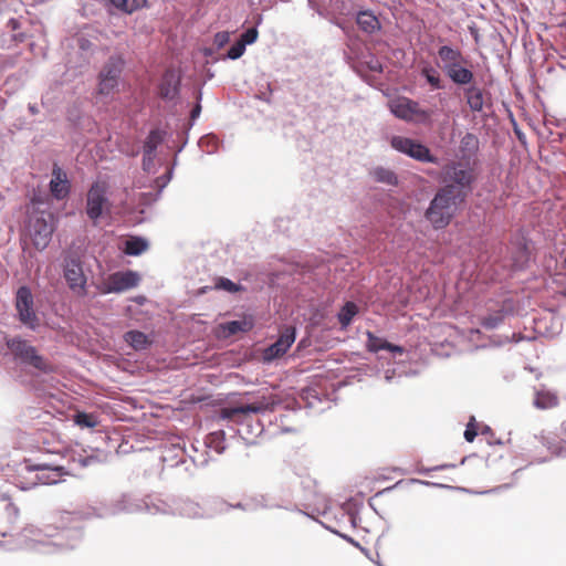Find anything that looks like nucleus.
I'll use <instances>...</instances> for the list:
<instances>
[{"label": "nucleus", "instance_id": "obj_46", "mask_svg": "<svg viewBox=\"0 0 566 566\" xmlns=\"http://www.w3.org/2000/svg\"><path fill=\"white\" fill-rule=\"evenodd\" d=\"M216 503L219 505V511L221 513L229 512L232 509L241 510V511H244V512H253V507L251 505L250 499H247L243 502H238L235 504H230V503H228V502H226L223 500H219Z\"/></svg>", "mask_w": 566, "mask_h": 566}, {"label": "nucleus", "instance_id": "obj_32", "mask_svg": "<svg viewBox=\"0 0 566 566\" xmlns=\"http://www.w3.org/2000/svg\"><path fill=\"white\" fill-rule=\"evenodd\" d=\"M421 76L431 91H440L447 87V82L441 77L440 72L431 65H426L421 69Z\"/></svg>", "mask_w": 566, "mask_h": 566}, {"label": "nucleus", "instance_id": "obj_50", "mask_svg": "<svg viewBox=\"0 0 566 566\" xmlns=\"http://www.w3.org/2000/svg\"><path fill=\"white\" fill-rule=\"evenodd\" d=\"M432 114L433 112L431 109L421 108L419 106V103L417 102L413 120L418 124H430L432 119Z\"/></svg>", "mask_w": 566, "mask_h": 566}, {"label": "nucleus", "instance_id": "obj_18", "mask_svg": "<svg viewBox=\"0 0 566 566\" xmlns=\"http://www.w3.org/2000/svg\"><path fill=\"white\" fill-rule=\"evenodd\" d=\"M512 268L514 271L525 270L531 261L530 241L524 235H516L513 241Z\"/></svg>", "mask_w": 566, "mask_h": 566}, {"label": "nucleus", "instance_id": "obj_60", "mask_svg": "<svg viewBox=\"0 0 566 566\" xmlns=\"http://www.w3.org/2000/svg\"><path fill=\"white\" fill-rule=\"evenodd\" d=\"M564 443L566 441L560 442L558 446H548V449L552 451L553 454L557 457H566V446L564 447Z\"/></svg>", "mask_w": 566, "mask_h": 566}, {"label": "nucleus", "instance_id": "obj_54", "mask_svg": "<svg viewBox=\"0 0 566 566\" xmlns=\"http://www.w3.org/2000/svg\"><path fill=\"white\" fill-rule=\"evenodd\" d=\"M523 468H520V469H516L513 473H512V478H513V482L511 483H504L502 485H499L496 488H493V489H490V490H486V491H483L481 492V494H491V493H497L500 491H503V490H507V489H511L512 486L515 485L518 476H520V473L522 472Z\"/></svg>", "mask_w": 566, "mask_h": 566}, {"label": "nucleus", "instance_id": "obj_13", "mask_svg": "<svg viewBox=\"0 0 566 566\" xmlns=\"http://www.w3.org/2000/svg\"><path fill=\"white\" fill-rule=\"evenodd\" d=\"M25 469L29 472H35V484L51 485L56 484L63 480L65 475H71L73 467H64L61 464H51L46 462L30 463L25 462Z\"/></svg>", "mask_w": 566, "mask_h": 566}, {"label": "nucleus", "instance_id": "obj_31", "mask_svg": "<svg viewBox=\"0 0 566 566\" xmlns=\"http://www.w3.org/2000/svg\"><path fill=\"white\" fill-rule=\"evenodd\" d=\"M185 463H180L179 473L182 478H192L196 474L197 468H205L209 463V458L207 453H202L200 458H195L189 454L185 460Z\"/></svg>", "mask_w": 566, "mask_h": 566}, {"label": "nucleus", "instance_id": "obj_20", "mask_svg": "<svg viewBox=\"0 0 566 566\" xmlns=\"http://www.w3.org/2000/svg\"><path fill=\"white\" fill-rule=\"evenodd\" d=\"M83 538L82 526L76 523L69 528H63L54 535L52 545L60 549H73Z\"/></svg>", "mask_w": 566, "mask_h": 566}, {"label": "nucleus", "instance_id": "obj_30", "mask_svg": "<svg viewBox=\"0 0 566 566\" xmlns=\"http://www.w3.org/2000/svg\"><path fill=\"white\" fill-rule=\"evenodd\" d=\"M417 102L410 98L395 102L390 105L391 113L399 119L412 122L415 118V108Z\"/></svg>", "mask_w": 566, "mask_h": 566}, {"label": "nucleus", "instance_id": "obj_53", "mask_svg": "<svg viewBox=\"0 0 566 566\" xmlns=\"http://www.w3.org/2000/svg\"><path fill=\"white\" fill-rule=\"evenodd\" d=\"M301 398L306 402L308 408L314 407L315 401H321L318 392L315 388H306L302 390Z\"/></svg>", "mask_w": 566, "mask_h": 566}, {"label": "nucleus", "instance_id": "obj_9", "mask_svg": "<svg viewBox=\"0 0 566 566\" xmlns=\"http://www.w3.org/2000/svg\"><path fill=\"white\" fill-rule=\"evenodd\" d=\"M14 307L18 321L31 331L40 327V317L34 308V297L31 289L27 285L20 286L15 292Z\"/></svg>", "mask_w": 566, "mask_h": 566}, {"label": "nucleus", "instance_id": "obj_56", "mask_svg": "<svg viewBox=\"0 0 566 566\" xmlns=\"http://www.w3.org/2000/svg\"><path fill=\"white\" fill-rule=\"evenodd\" d=\"M196 104L195 106L192 107L191 112H190V127L193 125L195 120L200 116L201 114V99H202V92L201 90H198L197 91V95H196Z\"/></svg>", "mask_w": 566, "mask_h": 566}, {"label": "nucleus", "instance_id": "obj_59", "mask_svg": "<svg viewBox=\"0 0 566 566\" xmlns=\"http://www.w3.org/2000/svg\"><path fill=\"white\" fill-rule=\"evenodd\" d=\"M156 154L143 153L142 168L146 172H150L155 166Z\"/></svg>", "mask_w": 566, "mask_h": 566}, {"label": "nucleus", "instance_id": "obj_19", "mask_svg": "<svg viewBox=\"0 0 566 566\" xmlns=\"http://www.w3.org/2000/svg\"><path fill=\"white\" fill-rule=\"evenodd\" d=\"M52 197L56 200H64L71 193V184L66 172L56 164L52 168V178L49 182Z\"/></svg>", "mask_w": 566, "mask_h": 566}, {"label": "nucleus", "instance_id": "obj_33", "mask_svg": "<svg viewBox=\"0 0 566 566\" xmlns=\"http://www.w3.org/2000/svg\"><path fill=\"white\" fill-rule=\"evenodd\" d=\"M149 248V242L140 235H132L124 243V253L132 256H138Z\"/></svg>", "mask_w": 566, "mask_h": 566}, {"label": "nucleus", "instance_id": "obj_27", "mask_svg": "<svg viewBox=\"0 0 566 566\" xmlns=\"http://www.w3.org/2000/svg\"><path fill=\"white\" fill-rule=\"evenodd\" d=\"M480 148V140L473 133H465L459 145V151L461 155V161L470 163V160L476 156Z\"/></svg>", "mask_w": 566, "mask_h": 566}, {"label": "nucleus", "instance_id": "obj_37", "mask_svg": "<svg viewBox=\"0 0 566 566\" xmlns=\"http://www.w3.org/2000/svg\"><path fill=\"white\" fill-rule=\"evenodd\" d=\"M358 306L352 301H347L337 313V319L340 328L346 329L353 322V318L358 314Z\"/></svg>", "mask_w": 566, "mask_h": 566}, {"label": "nucleus", "instance_id": "obj_17", "mask_svg": "<svg viewBox=\"0 0 566 566\" xmlns=\"http://www.w3.org/2000/svg\"><path fill=\"white\" fill-rule=\"evenodd\" d=\"M181 76L175 69H167L158 84V95L165 101L176 99L180 94Z\"/></svg>", "mask_w": 566, "mask_h": 566}, {"label": "nucleus", "instance_id": "obj_41", "mask_svg": "<svg viewBox=\"0 0 566 566\" xmlns=\"http://www.w3.org/2000/svg\"><path fill=\"white\" fill-rule=\"evenodd\" d=\"M558 402L556 395L548 390H536L534 406L538 409H548L555 407Z\"/></svg>", "mask_w": 566, "mask_h": 566}, {"label": "nucleus", "instance_id": "obj_24", "mask_svg": "<svg viewBox=\"0 0 566 566\" xmlns=\"http://www.w3.org/2000/svg\"><path fill=\"white\" fill-rule=\"evenodd\" d=\"M144 505L145 509H143V512L156 515V514H164V515H172V507L174 506V499L171 500H163L157 496L148 495L144 497Z\"/></svg>", "mask_w": 566, "mask_h": 566}, {"label": "nucleus", "instance_id": "obj_29", "mask_svg": "<svg viewBox=\"0 0 566 566\" xmlns=\"http://www.w3.org/2000/svg\"><path fill=\"white\" fill-rule=\"evenodd\" d=\"M189 455L187 450L180 444H172L167 448L161 455V460L167 468H179L180 463H185V459Z\"/></svg>", "mask_w": 566, "mask_h": 566}, {"label": "nucleus", "instance_id": "obj_35", "mask_svg": "<svg viewBox=\"0 0 566 566\" xmlns=\"http://www.w3.org/2000/svg\"><path fill=\"white\" fill-rule=\"evenodd\" d=\"M167 133L161 128H153L149 130L143 144V153L156 154L160 144L164 143Z\"/></svg>", "mask_w": 566, "mask_h": 566}, {"label": "nucleus", "instance_id": "obj_57", "mask_svg": "<svg viewBox=\"0 0 566 566\" xmlns=\"http://www.w3.org/2000/svg\"><path fill=\"white\" fill-rule=\"evenodd\" d=\"M319 524L325 530H327V531L332 532L333 534L339 536L340 538H343L347 543L352 544L353 546H355V547L359 546V543L356 542L353 537L348 536L347 534L340 533L339 531H337L336 528L332 527L331 525L325 524L324 522H319Z\"/></svg>", "mask_w": 566, "mask_h": 566}, {"label": "nucleus", "instance_id": "obj_51", "mask_svg": "<svg viewBox=\"0 0 566 566\" xmlns=\"http://www.w3.org/2000/svg\"><path fill=\"white\" fill-rule=\"evenodd\" d=\"M172 175H174V166L170 167L165 174H163L161 176H159L156 179L155 182H156V185L158 187V190H157L155 200H157L159 198L163 189L170 182V180L172 178Z\"/></svg>", "mask_w": 566, "mask_h": 566}, {"label": "nucleus", "instance_id": "obj_58", "mask_svg": "<svg viewBox=\"0 0 566 566\" xmlns=\"http://www.w3.org/2000/svg\"><path fill=\"white\" fill-rule=\"evenodd\" d=\"M230 41V32L228 31H220L217 32L213 36V43L216 44L217 49L223 48L226 44H228Z\"/></svg>", "mask_w": 566, "mask_h": 566}, {"label": "nucleus", "instance_id": "obj_42", "mask_svg": "<svg viewBox=\"0 0 566 566\" xmlns=\"http://www.w3.org/2000/svg\"><path fill=\"white\" fill-rule=\"evenodd\" d=\"M21 29V22L17 18H10L6 24V32L10 33V40L14 44H19L25 41L27 34L19 31Z\"/></svg>", "mask_w": 566, "mask_h": 566}, {"label": "nucleus", "instance_id": "obj_63", "mask_svg": "<svg viewBox=\"0 0 566 566\" xmlns=\"http://www.w3.org/2000/svg\"><path fill=\"white\" fill-rule=\"evenodd\" d=\"M412 482H417V483H420V484H423V485H431V486L442 488V489L450 488L449 485H446V484L433 483V482L422 481V480H412Z\"/></svg>", "mask_w": 566, "mask_h": 566}, {"label": "nucleus", "instance_id": "obj_45", "mask_svg": "<svg viewBox=\"0 0 566 566\" xmlns=\"http://www.w3.org/2000/svg\"><path fill=\"white\" fill-rule=\"evenodd\" d=\"M340 510H342V512H340L342 517H347V520L353 528L357 527L358 523L360 522V517L358 515V511L352 504V502L350 501L345 502L342 505Z\"/></svg>", "mask_w": 566, "mask_h": 566}, {"label": "nucleus", "instance_id": "obj_38", "mask_svg": "<svg viewBox=\"0 0 566 566\" xmlns=\"http://www.w3.org/2000/svg\"><path fill=\"white\" fill-rule=\"evenodd\" d=\"M226 431L223 429L216 430L210 432L205 438V447L208 449L214 450L217 453L221 454L226 450Z\"/></svg>", "mask_w": 566, "mask_h": 566}, {"label": "nucleus", "instance_id": "obj_25", "mask_svg": "<svg viewBox=\"0 0 566 566\" xmlns=\"http://www.w3.org/2000/svg\"><path fill=\"white\" fill-rule=\"evenodd\" d=\"M463 95L471 112L481 113L483 111L485 101L484 91L481 87L471 83L463 87Z\"/></svg>", "mask_w": 566, "mask_h": 566}, {"label": "nucleus", "instance_id": "obj_6", "mask_svg": "<svg viewBox=\"0 0 566 566\" xmlns=\"http://www.w3.org/2000/svg\"><path fill=\"white\" fill-rule=\"evenodd\" d=\"M4 344L13 355L14 360L22 365L49 374L53 371L51 364L38 353L36 348L21 336H6Z\"/></svg>", "mask_w": 566, "mask_h": 566}, {"label": "nucleus", "instance_id": "obj_16", "mask_svg": "<svg viewBox=\"0 0 566 566\" xmlns=\"http://www.w3.org/2000/svg\"><path fill=\"white\" fill-rule=\"evenodd\" d=\"M296 339V329L293 326L282 331L274 343L263 349L262 361L270 364L287 353Z\"/></svg>", "mask_w": 566, "mask_h": 566}, {"label": "nucleus", "instance_id": "obj_22", "mask_svg": "<svg viewBox=\"0 0 566 566\" xmlns=\"http://www.w3.org/2000/svg\"><path fill=\"white\" fill-rule=\"evenodd\" d=\"M67 458L71 465H77L81 469L87 468L101 461L96 454L95 449H85L80 446L71 449L69 451Z\"/></svg>", "mask_w": 566, "mask_h": 566}, {"label": "nucleus", "instance_id": "obj_11", "mask_svg": "<svg viewBox=\"0 0 566 566\" xmlns=\"http://www.w3.org/2000/svg\"><path fill=\"white\" fill-rule=\"evenodd\" d=\"M63 276L73 293L81 296L86 295L87 277L84 273L83 262L76 253H69L64 256Z\"/></svg>", "mask_w": 566, "mask_h": 566}, {"label": "nucleus", "instance_id": "obj_61", "mask_svg": "<svg viewBox=\"0 0 566 566\" xmlns=\"http://www.w3.org/2000/svg\"><path fill=\"white\" fill-rule=\"evenodd\" d=\"M453 467H454L453 464H441V465H437L434 468H419L415 472H417L419 474H428L431 471L443 470V469L453 468Z\"/></svg>", "mask_w": 566, "mask_h": 566}, {"label": "nucleus", "instance_id": "obj_8", "mask_svg": "<svg viewBox=\"0 0 566 566\" xmlns=\"http://www.w3.org/2000/svg\"><path fill=\"white\" fill-rule=\"evenodd\" d=\"M125 60L119 54L111 55L98 73L97 94L109 97L118 91Z\"/></svg>", "mask_w": 566, "mask_h": 566}, {"label": "nucleus", "instance_id": "obj_55", "mask_svg": "<svg viewBox=\"0 0 566 566\" xmlns=\"http://www.w3.org/2000/svg\"><path fill=\"white\" fill-rule=\"evenodd\" d=\"M478 436V428H476V421L475 418L472 416L467 424V428L464 430V439L468 442H473L474 439Z\"/></svg>", "mask_w": 566, "mask_h": 566}, {"label": "nucleus", "instance_id": "obj_44", "mask_svg": "<svg viewBox=\"0 0 566 566\" xmlns=\"http://www.w3.org/2000/svg\"><path fill=\"white\" fill-rule=\"evenodd\" d=\"M74 423L81 428H94L97 426L98 420L97 417L93 413L77 411L73 416Z\"/></svg>", "mask_w": 566, "mask_h": 566}, {"label": "nucleus", "instance_id": "obj_36", "mask_svg": "<svg viewBox=\"0 0 566 566\" xmlns=\"http://www.w3.org/2000/svg\"><path fill=\"white\" fill-rule=\"evenodd\" d=\"M124 338L135 350H145L151 345L148 335L137 329L126 332Z\"/></svg>", "mask_w": 566, "mask_h": 566}, {"label": "nucleus", "instance_id": "obj_34", "mask_svg": "<svg viewBox=\"0 0 566 566\" xmlns=\"http://www.w3.org/2000/svg\"><path fill=\"white\" fill-rule=\"evenodd\" d=\"M371 178L379 184H384L390 187H395L398 185L399 179L397 174L386 167L377 166L370 170Z\"/></svg>", "mask_w": 566, "mask_h": 566}, {"label": "nucleus", "instance_id": "obj_12", "mask_svg": "<svg viewBox=\"0 0 566 566\" xmlns=\"http://www.w3.org/2000/svg\"><path fill=\"white\" fill-rule=\"evenodd\" d=\"M390 146L408 157L420 163L438 164L439 158L431 154L429 147L410 137L395 135L390 139Z\"/></svg>", "mask_w": 566, "mask_h": 566}, {"label": "nucleus", "instance_id": "obj_39", "mask_svg": "<svg viewBox=\"0 0 566 566\" xmlns=\"http://www.w3.org/2000/svg\"><path fill=\"white\" fill-rule=\"evenodd\" d=\"M211 289L222 290V291H226V292L231 293V294L244 290V287L240 283H235L232 280H230L228 277H223V276H219V277H217L214 280L213 287H210V286L201 287L200 289V294L206 293L208 290H211Z\"/></svg>", "mask_w": 566, "mask_h": 566}, {"label": "nucleus", "instance_id": "obj_43", "mask_svg": "<svg viewBox=\"0 0 566 566\" xmlns=\"http://www.w3.org/2000/svg\"><path fill=\"white\" fill-rule=\"evenodd\" d=\"M109 2L113 7L125 13H133L145 7L147 0H109Z\"/></svg>", "mask_w": 566, "mask_h": 566}, {"label": "nucleus", "instance_id": "obj_26", "mask_svg": "<svg viewBox=\"0 0 566 566\" xmlns=\"http://www.w3.org/2000/svg\"><path fill=\"white\" fill-rule=\"evenodd\" d=\"M172 515H179L189 518L202 516L201 507L190 499H174Z\"/></svg>", "mask_w": 566, "mask_h": 566}, {"label": "nucleus", "instance_id": "obj_2", "mask_svg": "<svg viewBox=\"0 0 566 566\" xmlns=\"http://www.w3.org/2000/svg\"><path fill=\"white\" fill-rule=\"evenodd\" d=\"M476 180V169L470 163L448 160L440 170L441 186L465 199L473 192Z\"/></svg>", "mask_w": 566, "mask_h": 566}, {"label": "nucleus", "instance_id": "obj_14", "mask_svg": "<svg viewBox=\"0 0 566 566\" xmlns=\"http://www.w3.org/2000/svg\"><path fill=\"white\" fill-rule=\"evenodd\" d=\"M139 281V274L133 270L118 271L112 273L97 289L102 294L123 293L136 287Z\"/></svg>", "mask_w": 566, "mask_h": 566}, {"label": "nucleus", "instance_id": "obj_49", "mask_svg": "<svg viewBox=\"0 0 566 566\" xmlns=\"http://www.w3.org/2000/svg\"><path fill=\"white\" fill-rule=\"evenodd\" d=\"M199 146L205 148L208 154H213L218 148V138L214 135H205L199 140Z\"/></svg>", "mask_w": 566, "mask_h": 566}, {"label": "nucleus", "instance_id": "obj_21", "mask_svg": "<svg viewBox=\"0 0 566 566\" xmlns=\"http://www.w3.org/2000/svg\"><path fill=\"white\" fill-rule=\"evenodd\" d=\"M19 518V509L9 497H0V535L7 536Z\"/></svg>", "mask_w": 566, "mask_h": 566}, {"label": "nucleus", "instance_id": "obj_4", "mask_svg": "<svg viewBox=\"0 0 566 566\" xmlns=\"http://www.w3.org/2000/svg\"><path fill=\"white\" fill-rule=\"evenodd\" d=\"M437 67L458 86H467L474 82L473 71L465 65L468 62L463 53L451 45H441L438 49Z\"/></svg>", "mask_w": 566, "mask_h": 566}, {"label": "nucleus", "instance_id": "obj_3", "mask_svg": "<svg viewBox=\"0 0 566 566\" xmlns=\"http://www.w3.org/2000/svg\"><path fill=\"white\" fill-rule=\"evenodd\" d=\"M465 201V198L440 186L426 209L424 217L436 230L443 229Z\"/></svg>", "mask_w": 566, "mask_h": 566}, {"label": "nucleus", "instance_id": "obj_7", "mask_svg": "<svg viewBox=\"0 0 566 566\" xmlns=\"http://www.w3.org/2000/svg\"><path fill=\"white\" fill-rule=\"evenodd\" d=\"M143 509H145L144 497H138L132 493H123L115 499L93 507V514L96 517L107 518L122 513H140Z\"/></svg>", "mask_w": 566, "mask_h": 566}, {"label": "nucleus", "instance_id": "obj_40", "mask_svg": "<svg viewBox=\"0 0 566 566\" xmlns=\"http://www.w3.org/2000/svg\"><path fill=\"white\" fill-rule=\"evenodd\" d=\"M253 328L252 321L247 319H235L229 321L222 324V329L227 335L232 336L238 334L239 332L247 333Z\"/></svg>", "mask_w": 566, "mask_h": 566}, {"label": "nucleus", "instance_id": "obj_62", "mask_svg": "<svg viewBox=\"0 0 566 566\" xmlns=\"http://www.w3.org/2000/svg\"><path fill=\"white\" fill-rule=\"evenodd\" d=\"M386 350H388L390 353H399V354L403 353V348L401 346L389 343V342L386 343Z\"/></svg>", "mask_w": 566, "mask_h": 566}, {"label": "nucleus", "instance_id": "obj_1", "mask_svg": "<svg viewBox=\"0 0 566 566\" xmlns=\"http://www.w3.org/2000/svg\"><path fill=\"white\" fill-rule=\"evenodd\" d=\"M274 402L265 398L250 403L224 407L220 410L219 421L233 431L247 447L254 446L256 438L264 431L263 423L256 418L273 409Z\"/></svg>", "mask_w": 566, "mask_h": 566}, {"label": "nucleus", "instance_id": "obj_23", "mask_svg": "<svg viewBox=\"0 0 566 566\" xmlns=\"http://www.w3.org/2000/svg\"><path fill=\"white\" fill-rule=\"evenodd\" d=\"M251 505L253 507V512L259 510H272V509H283L286 511L296 510L294 505L290 502L285 503L284 501H279L271 494H258L249 497Z\"/></svg>", "mask_w": 566, "mask_h": 566}, {"label": "nucleus", "instance_id": "obj_47", "mask_svg": "<svg viewBox=\"0 0 566 566\" xmlns=\"http://www.w3.org/2000/svg\"><path fill=\"white\" fill-rule=\"evenodd\" d=\"M367 344L366 347L371 353H378L379 350H386L387 339L376 336L373 332L367 331Z\"/></svg>", "mask_w": 566, "mask_h": 566}, {"label": "nucleus", "instance_id": "obj_10", "mask_svg": "<svg viewBox=\"0 0 566 566\" xmlns=\"http://www.w3.org/2000/svg\"><path fill=\"white\" fill-rule=\"evenodd\" d=\"M515 312V302L510 298H503L499 301L490 300L485 306V314L479 316V324L488 329L493 331L499 328L504 319L513 315Z\"/></svg>", "mask_w": 566, "mask_h": 566}, {"label": "nucleus", "instance_id": "obj_64", "mask_svg": "<svg viewBox=\"0 0 566 566\" xmlns=\"http://www.w3.org/2000/svg\"><path fill=\"white\" fill-rule=\"evenodd\" d=\"M329 509V501L327 499H323V509H316V512L322 515H326Z\"/></svg>", "mask_w": 566, "mask_h": 566}, {"label": "nucleus", "instance_id": "obj_52", "mask_svg": "<svg viewBox=\"0 0 566 566\" xmlns=\"http://www.w3.org/2000/svg\"><path fill=\"white\" fill-rule=\"evenodd\" d=\"M245 49L244 44L238 40L230 46L224 59L238 60L244 54Z\"/></svg>", "mask_w": 566, "mask_h": 566}, {"label": "nucleus", "instance_id": "obj_28", "mask_svg": "<svg viewBox=\"0 0 566 566\" xmlns=\"http://www.w3.org/2000/svg\"><path fill=\"white\" fill-rule=\"evenodd\" d=\"M356 23L359 29L368 34H373L381 29L380 21L371 10H360L357 12Z\"/></svg>", "mask_w": 566, "mask_h": 566}, {"label": "nucleus", "instance_id": "obj_15", "mask_svg": "<svg viewBox=\"0 0 566 566\" xmlns=\"http://www.w3.org/2000/svg\"><path fill=\"white\" fill-rule=\"evenodd\" d=\"M54 231L52 214L38 216L30 224V234L36 250L43 251L50 243Z\"/></svg>", "mask_w": 566, "mask_h": 566}, {"label": "nucleus", "instance_id": "obj_5", "mask_svg": "<svg viewBox=\"0 0 566 566\" xmlns=\"http://www.w3.org/2000/svg\"><path fill=\"white\" fill-rule=\"evenodd\" d=\"M113 202L108 196L106 182L94 181L86 191L84 213L96 227L101 220L112 213Z\"/></svg>", "mask_w": 566, "mask_h": 566}, {"label": "nucleus", "instance_id": "obj_48", "mask_svg": "<svg viewBox=\"0 0 566 566\" xmlns=\"http://www.w3.org/2000/svg\"><path fill=\"white\" fill-rule=\"evenodd\" d=\"M261 22H262V17H259L255 27H251L241 33L239 41L241 43H243L245 48H247V45L253 44L258 40L259 31H258L256 27Z\"/></svg>", "mask_w": 566, "mask_h": 566}]
</instances>
